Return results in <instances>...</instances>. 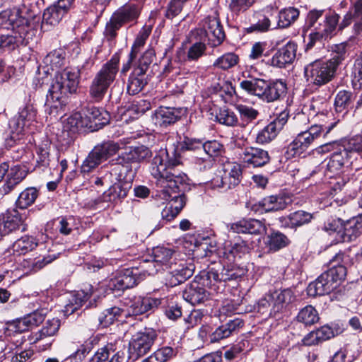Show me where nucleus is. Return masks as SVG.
<instances>
[{
	"label": "nucleus",
	"instance_id": "a211bd4d",
	"mask_svg": "<svg viewBox=\"0 0 362 362\" xmlns=\"http://www.w3.org/2000/svg\"><path fill=\"white\" fill-rule=\"evenodd\" d=\"M11 25L12 26V33L0 37L4 52L13 50L19 45L28 43L25 37L29 24H11Z\"/></svg>",
	"mask_w": 362,
	"mask_h": 362
},
{
	"label": "nucleus",
	"instance_id": "4468645a",
	"mask_svg": "<svg viewBox=\"0 0 362 362\" xmlns=\"http://www.w3.org/2000/svg\"><path fill=\"white\" fill-rule=\"evenodd\" d=\"M113 152V143L110 141L96 146L88 154L81 165V172L89 173L103 160H107Z\"/></svg>",
	"mask_w": 362,
	"mask_h": 362
},
{
	"label": "nucleus",
	"instance_id": "f3484780",
	"mask_svg": "<svg viewBox=\"0 0 362 362\" xmlns=\"http://www.w3.org/2000/svg\"><path fill=\"white\" fill-rule=\"evenodd\" d=\"M240 87L247 93L257 97L263 102L269 103V80L250 78L241 81Z\"/></svg>",
	"mask_w": 362,
	"mask_h": 362
},
{
	"label": "nucleus",
	"instance_id": "20e7f679",
	"mask_svg": "<svg viewBox=\"0 0 362 362\" xmlns=\"http://www.w3.org/2000/svg\"><path fill=\"white\" fill-rule=\"evenodd\" d=\"M239 276L233 267H225L222 265L209 269L204 278L202 284L193 282L188 285L183 291V298L194 305L203 303L206 299L207 291L203 286H209L214 291L219 292L224 287V283L235 279Z\"/></svg>",
	"mask_w": 362,
	"mask_h": 362
},
{
	"label": "nucleus",
	"instance_id": "72a5a7b5",
	"mask_svg": "<svg viewBox=\"0 0 362 362\" xmlns=\"http://www.w3.org/2000/svg\"><path fill=\"white\" fill-rule=\"evenodd\" d=\"M235 109L240 116L239 126L245 127L256 119L259 112L255 108L243 104H238Z\"/></svg>",
	"mask_w": 362,
	"mask_h": 362
},
{
	"label": "nucleus",
	"instance_id": "9b49d317",
	"mask_svg": "<svg viewBox=\"0 0 362 362\" xmlns=\"http://www.w3.org/2000/svg\"><path fill=\"white\" fill-rule=\"evenodd\" d=\"M242 177L241 166L235 163L224 165L223 172L211 182V187L226 191L237 186Z\"/></svg>",
	"mask_w": 362,
	"mask_h": 362
},
{
	"label": "nucleus",
	"instance_id": "603ef678",
	"mask_svg": "<svg viewBox=\"0 0 362 362\" xmlns=\"http://www.w3.org/2000/svg\"><path fill=\"white\" fill-rule=\"evenodd\" d=\"M86 125L87 124L84 122L83 116L79 112L73 113L64 122V127L74 132L80 128H86Z\"/></svg>",
	"mask_w": 362,
	"mask_h": 362
},
{
	"label": "nucleus",
	"instance_id": "dca6fc26",
	"mask_svg": "<svg viewBox=\"0 0 362 362\" xmlns=\"http://www.w3.org/2000/svg\"><path fill=\"white\" fill-rule=\"evenodd\" d=\"M169 271L165 276L166 284L173 287L179 285L191 277L194 272V265L187 264L183 261L174 262L169 266Z\"/></svg>",
	"mask_w": 362,
	"mask_h": 362
},
{
	"label": "nucleus",
	"instance_id": "423d86ee",
	"mask_svg": "<svg viewBox=\"0 0 362 362\" xmlns=\"http://www.w3.org/2000/svg\"><path fill=\"white\" fill-rule=\"evenodd\" d=\"M162 299L151 297H122L115 300V317L141 315L158 308Z\"/></svg>",
	"mask_w": 362,
	"mask_h": 362
},
{
	"label": "nucleus",
	"instance_id": "2f4dec72",
	"mask_svg": "<svg viewBox=\"0 0 362 362\" xmlns=\"http://www.w3.org/2000/svg\"><path fill=\"white\" fill-rule=\"evenodd\" d=\"M322 28L309 35V42L307 48L313 47L317 41L325 40L335 34L336 24H321Z\"/></svg>",
	"mask_w": 362,
	"mask_h": 362
},
{
	"label": "nucleus",
	"instance_id": "b1692460",
	"mask_svg": "<svg viewBox=\"0 0 362 362\" xmlns=\"http://www.w3.org/2000/svg\"><path fill=\"white\" fill-rule=\"evenodd\" d=\"M21 214L16 209H8L0 216V233L6 235L23 225Z\"/></svg>",
	"mask_w": 362,
	"mask_h": 362
},
{
	"label": "nucleus",
	"instance_id": "09e8293b",
	"mask_svg": "<svg viewBox=\"0 0 362 362\" xmlns=\"http://www.w3.org/2000/svg\"><path fill=\"white\" fill-rule=\"evenodd\" d=\"M151 30L152 26L151 25H144L141 28L132 47V52L130 53L131 59L136 57L140 48L144 45L146 39L151 33Z\"/></svg>",
	"mask_w": 362,
	"mask_h": 362
},
{
	"label": "nucleus",
	"instance_id": "864d4df0",
	"mask_svg": "<svg viewBox=\"0 0 362 362\" xmlns=\"http://www.w3.org/2000/svg\"><path fill=\"white\" fill-rule=\"evenodd\" d=\"M204 144V139L185 137L182 143V148L196 152L198 158L203 156Z\"/></svg>",
	"mask_w": 362,
	"mask_h": 362
},
{
	"label": "nucleus",
	"instance_id": "774afa93",
	"mask_svg": "<svg viewBox=\"0 0 362 362\" xmlns=\"http://www.w3.org/2000/svg\"><path fill=\"white\" fill-rule=\"evenodd\" d=\"M352 85L354 89L362 88V64L355 61L352 71Z\"/></svg>",
	"mask_w": 362,
	"mask_h": 362
},
{
	"label": "nucleus",
	"instance_id": "1a4fd4ad",
	"mask_svg": "<svg viewBox=\"0 0 362 362\" xmlns=\"http://www.w3.org/2000/svg\"><path fill=\"white\" fill-rule=\"evenodd\" d=\"M337 67L329 60L316 59L304 67L308 82L320 86L329 82L335 76Z\"/></svg>",
	"mask_w": 362,
	"mask_h": 362
},
{
	"label": "nucleus",
	"instance_id": "49530a36",
	"mask_svg": "<svg viewBox=\"0 0 362 362\" xmlns=\"http://www.w3.org/2000/svg\"><path fill=\"white\" fill-rule=\"evenodd\" d=\"M288 244V238L279 231H274L268 236L267 247L269 251L276 252Z\"/></svg>",
	"mask_w": 362,
	"mask_h": 362
},
{
	"label": "nucleus",
	"instance_id": "bb28decb",
	"mask_svg": "<svg viewBox=\"0 0 362 362\" xmlns=\"http://www.w3.org/2000/svg\"><path fill=\"white\" fill-rule=\"evenodd\" d=\"M243 160L251 164L254 167H261L269 163L270 157L269 153L262 148L255 147L245 148L241 154Z\"/></svg>",
	"mask_w": 362,
	"mask_h": 362
},
{
	"label": "nucleus",
	"instance_id": "37998d69",
	"mask_svg": "<svg viewBox=\"0 0 362 362\" xmlns=\"http://www.w3.org/2000/svg\"><path fill=\"white\" fill-rule=\"evenodd\" d=\"M92 292H85L83 290L72 296L70 303L65 305L64 313L69 315L79 309L82 305L90 298Z\"/></svg>",
	"mask_w": 362,
	"mask_h": 362
},
{
	"label": "nucleus",
	"instance_id": "c9c22d12",
	"mask_svg": "<svg viewBox=\"0 0 362 362\" xmlns=\"http://www.w3.org/2000/svg\"><path fill=\"white\" fill-rule=\"evenodd\" d=\"M60 321L57 318L47 320L42 329L35 333L33 337V342L37 343L44 338L54 335L59 330Z\"/></svg>",
	"mask_w": 362,
	"mask_h": 362
},
{
	"label": "nucleus",
	"instance_id": "e2e57ef3",
	"mask_svg": "<svg viewBox=\"0 0 362 362\" xmlns=\"http://www.w3.org/2000/svg\"><path fill=\"white\" fill-rule=\"evenodd\" d=\"M20 13V10L16 8L4 10L0 12V23L21 22Z\"/></svg>",
	"mask_w": 362,
	"mask_h": 362
},
{
	"label": "nucleus",
	"instance_id": "a19ab883",
	"mask_svg": "<svg viewBox=\"0 0 362 362\" xmlns=\"http://www.w3.org/2000/svg\"><path fill=\"white\" fill-rule=\"evenodd\" d=\"M296 319L298 322L304 324L305 326H310L317 323L320 317L318 312L313 306L307 305L298 312Z\"/></svg>",
	"mask_w": 362,
	"mask_h": 362
},
{
	"label": "nucleus",
	"instance_id": "a18cd8bd",
	"mask_svg": "<svg viewBox=\"0 0 362 362\" xmlns=\"http://www.w3.org/2000/svg\"><path fill=\"white\" fill-rule=\"evenodd\" d=\"M223 150V146L216 140L205 141L203 148V156L198 157V159L206 160L211 157L219 156Z\"/></svg>",
	"mask_w": 362,
	"mask_h": 362
},
{
	"label": "nucleus",
	"instance_id": "3c124183",
	"mask_svg": "<svg viewBox=\"0 0 362 362\" xmlns=\"http://www.w3.org/2000/svg\"><path fill=\"white\" fill-rule=\"evenodd\" d=\"M238 62V55L234 53H226L218 57L213 64L214 67L226 70L237 64Z\"/></svg>",
	"mask_w": 362,
	"mask_h": 362
},
{
	"label": "nucleus",
	"instance_id": "58836bf2",
	"mask_svg": "<svg viewBox=\"0 0 362 362\" xmlns=\"http://www.w3.org/2000/svg\"><path fill=\"white\" fill-rule=\"evenodd\" d=\"M259 206L266 212L282 210L286 208V202L281 197L269 196L259 202Z\"/></svg>",
	"mask_w": 362,
	"mask_h": 362
},
{
	"label": "nucleus",
	"instance_id": "473e14b6",
	"mask_svg": "<svg viewBox=\"0 0 362 362\" xmlns=\"http://www.w3.org/2000/svg\"><path fill=\"white\" fill-rule=\"evenodd\" d=\"M44 320V314L39 311L30 313L24 318L21 319L16 322V331L19 332H25L30 328L37 326L42 323Z\"/></svg>",
	"mask_w": 362,
	"mask_h": 362
},
{
	"label": "nucleus",
	"instance_id": "7c9ffc66",
	"mask_svg": "<svg viewBox=\"0 0 362 362\" xmlns=\"http://www.w3.org/2000/svg\"><path fill=\"white\" fill-rule=\"evenodd\" d=\"M180 118L179 112L173 108L160 107L155 113L156 124L161 127H167L175 123Z\"/></svg>",
	"mask_w": 362,
	"mask_h": 362
},
{
	"label": "nucleus",
	"instance_id": "f03ea898",
	"mask_svg": "<svg viewBox=\"0 0 362 362\" xmlns=\"http://www.w3.org/2000/svg\"><path fill=\"white\" fill-rule=\"evenodd\" d=\"M180 164L178 157L168 158L166 149H160L153 158L150 172L156 180V185L160 188V196L165 199L170 197L168 189L174 192H180L183 190L187 176L184 173L175 175L172 170Z\"/></svg>",
	"mask_w": 362,
	"mask_h": 362
},
{
	"label": "nucleus",
	"instance_id": "393cba45",
	"mask_svg": "<svg viewBox=\"0 0 362 362\" xmlns=\"http://www.w3.org/2000/svg\"><path fill=\"white\" fill-rule=\"evenodd\" d=\"M230 230L237 233L263 234L267 228L264 223L257 219H243L232 223Z\"/></svg>",
	"mask_w": 362,
	"mask_h": 362
},
{
	"label": "nucleus",
	"instance_id": "f8f14e48",
	"mask_svg": "<svg viewBox=\"0 0 362 362\" xmlns=\"http://www.w3.org/2000/svg\"><path fill=\"white\" fill-rule=\"evenodd\" d=\"M157 337L156 332L151 328H145L136 332L129 343L130 354L135 358L146 354L151 350Z\"/></svg>",
	"mask_w": 362,
	"mask_h": 362
},
{
	"label": "nucleus",
	"instance_id": "f257e3e1",
	"mask_svg": "<svg viewBox=\"0 0 362 362\" xmlns=\"http://www.w3.org/2000/svg\"><path fill=\"white\" fill-rule=\"evenodd\" d=\"M79 80L80 72L75 69L66 68L56 74L48 90L45 103L46 112L49 115L58 117L64 114L65 98L68 94L76 92Z\"/></svg>",
	"mask_w": 362,
	"mask_h": 362
},
{
	"label": "nucleus",
	"instance_id": "e433bc0d",
	"mask_svg": "<svg viewBox=\"0 0 362 362\" xmlns=\"http://www.w3.org/2000/svg\"><path fill=\"white\" fill-rule=\"evenodd\" d=\"M140 14V8L135 4H126L120 8L116 13L117 22L115 20V23H120L119 21H132L136 20Z\"/></svg>",
	"mask_w": 362,
	"mask_h": 362
},
{
	"label": "nucleus",
	"instance_id": "4c0bfd02",
	"mask_svg": "<svg viewBox=\"0 0 362 362\" xmlns=\"http://www.w3.org/2000/svg\"><path fill=\"white\" fill-rule=\"evenodd\" d=\"M39 195L38 190L35 187H28L22 191L16 202V207L25 209L31 206Z\"/></svg>",
	"mask_w": 362,
	"mask_h": 362
},
{
	"label": "nucleus",
	"instance_id": "052dcab7",
	"mask_svg": "<svg viewBox=\"0 0 362 362\" xmlns=\"http://www.w3.org/2000/svg\"><path fill=\"white\" fill-rule=\"evenodd\" d=\"M216 118L219 123L226 126L239 125L236 115L229 110H221L218 115H217Z\"/></svg>",
	"mask_w": 362,
	"mask_h": 362
},
{
	"label": "nucleus",
	"instance_id": "39448f33",
	"mask_svg": "<svg viewBox=\"0 0 362 362\" xmlns=\"http://www.w3.org/2000/svg\"><path fill=\"white\" fill-rule=\"evenodd\" d=\"M346 257L342 253H337L332 259L338 264L334 265L327 272L322 273L315 281L311 282L308 288V294L310 296L329 294L335 290L344 279L346 269L340 262H345Z\"/></svg>",
	"mask_w": 362,
	"mask_h": 362
},
{
	"label": "nucleus",
	"instance_id": "f704fd0d",
	"mask_svg": "<svg viewBox=\"0 0 362 362\" xmlns=\"http://www.w3.org/2000/svg\"><path fill=\"white\" fill-rule=\"evenodd\" d=\"M269 103L279 100L286 96L287 85L281 79L269 80Z\"/></svg>",
	"mask_w": 362,
	"mask_h": 362
},
{
	"label": "nucleus",
	"instance_id": "de8ad7c7",
	"mask_svg": "<svg viewBox=\"0 0 362 362\" xmlns=\"http://www.w3.org/2000/svg\"><path fill=\"white\" fill-rule=\"evenodd\" d=\"M57 258L55 255L39 256L33 259L25 260L23 266L31 272H36Z\"/></svg>",
	"mask_w": 362,
	"mask_h": 362
},
{
	"label": "nucleus",
	"instance_id": "6e6d98bb",
	"mask_svg": "<svg viewBox=\"0 0 362 362\" xmlns=\"http://www.w3.org/2000/svg\"><path fill=\"white\" fill-rule=\"evenodd\" d=\"M66 13L55 6L47 8L42 15V23H59L62 21Z\"/></svg>",
	"mask_w": 362,
	"mask_h": 362
},
{
	"label": "nucleus",
	"instance_id": "9d476101",
	"mask_svg": "<svg viewBox=\"0 0 362 362\" xmlns=\"http://www.w3.org/2000/svg\"><path fill=\"white\" fill-rule=\"evenodd\" d=\"M334 124L329 126L314 124L306 131L299 133L295 139L288 146V152L292 156L301 154L307 150L322 134L325 136L334 127Z\"/></svg>",
	"mask_w": 362,
	"mask_h": 362
},
{
	"label": "nucleus",
	"instance_id": "338daca9",
	"mask_svg": "<svg viewBox=\"0 0 362 362\" xmlns=\"http://www.w3.org/2000/svg\"><path fill=\"white\" fill-rule=\"evenodd\" d=\"M146 83L142 78L132 76L129 80L127 92L130 95H136L143 89Z\"/></svg>",
	"mask_w": 362,
	"mask_h": 362
},
{
	"label": "nucleus",
	"instance_id": "2eb2a0df",
	"mask_svg": "<svg viewBox=\"0 0 362 362\" xmlns=\"http://www.w3.org/2000/svg\"><path fill=\"white\" fill-rule=\"evenodd\" d=\"M288 118V112L282 111L276 118L261 129L257 134L256 142L265 144L273 141L282 130Z\"/></svg>",
	"mask_w": 362,
	"mask_h": 362
},
{
	"label": "nucleus",
	"instance_id": "c756f323",
	"mask_svg": "<svg viewBox=\"0 0 362 362\" xmlns=\"http://www.w3.org/2000/svg\"><path fill=\"white\" fill-rule=\"evenodd\" d=\"M272 296V308L270 309V315H274L281 312L283 309L295 298L291 289H284L281 291H275L271 293Z\"/></svg>",
	"mask_w": 362,
	"mask_h": 362
},
{
	"label": "nucleus",
	"instance_id": "5701e85b",
	"mask_svg": "<svg viewBox=\"0 0 362 362\" xmlns=\"http://www.w3.org/2000/svg\"><path fill=\"white\" fill-rule=\"evenodd\" d=\"M351 152L343 147H339L330 156L327 164L325 174L329 177L339 175L345 162L350 157Z\"/></svg>",
	"mask_w": 362,
	"mask_h": 362
},
{
	"label": "nucleus",
	"instance_id": "0eeeda50",
	"mask_svg": "<svg viewBox=\"0 0 362 362\" xmlns=\"http://www.w3.org/2000/svg\"><path fill=\"white\" fill-rule=\"evenodd\" d=\"M37 111L31 105H25L9 122L11 134L6 144L12 146L16 141L23 139L26 134L32 133L36 122Z\"/></svg>",
	"mask_w": 362,
	"mask_h": 362
},
{
	"label": "nucleus",
	"instance_id": "c85d7f7f",
	"mask_svg": "<svg viewBox=\"0 0 362 362\" xmlns=\"http://www.w3.org/2000/svg\"><path fill=\"white\" fill-rule=\"evenodd\" d=\"M83 116L87 124L86 128L90 132L97 131L108 123V119L102 115L99 109L93 106L86 108Z\"/></svg>",
	"mask_w": 362,
	"mask_h": 362
},
{
	"label": "nucleus",
	"instance_id": "4be33fe9",
	"mask_svg": "<svg viewBox=\"0 0 362 362\" xmlns=\"http://www.w3.org/2000/svg\"><path fill=\"white\" fill-rule=\"evenodd\" d=\"M137 269L133 268H119L115 275V297L117 291L132 288L138 284Z\"/></svg>",
	"mask_w": 362,
	"mask_h": 362
},
{
	"label": "nucleus",
	"instance_id": "5fc2aeb1",
	"mask_svg": "<svg viewBox=\"0 0 362 362\" xmlns=\"http://www.w3.org/2000/svg\"><path fill=\"white\" fill-rule=\"evenodd\" d=\"M250 247L245 241L235 243L226 249V251L228 252L227 258L229 261H234L236 257L240 258L243 255L248 253Z\"/></svg>",
	"mask_w": 362,
	"mask_h": 362
},
{
	"label": "nucleus",
	"instance_id": "7ed1b4c3",
	"mask_svg": "<svg viewBox=\"0 0 362 362\" xmlns=\"http://www.w3.org/2000/svg\"><path fill=\"white\" fill-rule=\"evenodd\" d=\"M151 150L145 146L127 148L120 153L115 163V175L117 182H115V194L119 199L127 197L132 188L134 172L132 170L130 162H141L151 156Z\"/></svg>",
	"mask_w": 362,
	"mask_h": 362
},
{
	"label": "nucleus",
	"instance_id": "69168bd1",
	"mask_svg": "<svg viewBox=\"0 0 362 362\" xmlns=\"http://www.w3.org/2000/svg\"><path fill=\"white\" fill-rule=\"evenodd\" d=\"M158 362H166L175 356L176 351L170 346H163L153 353Z\"/></svg>",
	"mask_w": 362,
	"mask_h": 362
},
{
	"label": "nucleus",
	"instance_id": "0e129e2a",
	"mask_svg": "<svg viewBox=\"0 0 362 362\" xmlns=\"http://www.w3.org/2000/svg\"><path fill=\"white\" fill-rule=\"evenodd\" d=\"M299 16V11L297 8L289 7L281 10L279 13V23H293Z\"/></svg>",
	"mask_w": 362,
	"mask_h": 362
},
{
	"label": "nucleus",
	"instance_id": "ddd939ff",
	"mask_svg": "<svg viewBox=\"0 0 362 362\" xmlns=\"http://www.w3.org/2000/svg\"><path fill=\"white\" fill-rule=\"evenodd\" d=\"M113 76V58L105 64L98 73L90 86L89 93L95 101L100 100L105 94Z\"/></svg>",
	"mask_w": 362,
	"mask_h": 362
},
{
	"label": "nucleus",
	"instance_id": "a878e982",
	"mask_svg": "<svg viewBox=\"0 0 362 362\" xmlns=\"http://www.w3.org/2000/svg\"><path fill=\"white\" fill-rule=\"evenodd\" d=\"M361 234L362 215L344 222L342 230L339 232V242L353 241Z\"/></svg>",
	"mask_w": 362,
	"mask_h": 362
},
{
	"label": "nucleus",
	"instance_id": "13d9d810",
	"mask_svg": "<svg viewBox=\"0 0 362 362\" xmlns=\"http://www.w3.org/2000/svg\"><path fill=\"white\" fill-rule=\"evenodd\" d=\"M49 144L48 141H45L37 147V163L39 165L47 167L49 165Z\"/></svg>",
	"mask_w": 362,
	"mask_h": 362
},
{
	"label": "nucleus",
	"instance_id": "aec40b11",
	"mask_svg": "<svg viewBox=\"0 0 362 362\" xmlns=\"http://www.w3.org/2000/svg\"><path fill=\"white\" fill-rule=\"evenodd\" d=\"M28 169L25 165H15L8 167L4 183L0 187V193L3 195L9 194L13 191L27 176Z\"/></svg>",
	"mask_w": 362,
	"mask_h": 362
},
{
	"label": "nucleus",
	"instance_id": "79ce46f5",
	"mask_svg": "<svg viewBox=\"0 0 362 362\" xmlns=\"http://www.w3.org/2000/svg\"><path fill=\"white\" fill-rule=\"evenodd\" d=\"M325 18V23H338L339 16L332 10H317L310 11L307 16V21L309 23H315L320 17Z\"/></svg>",
	"mask_w": 362,
	"mask_h": 362
},
{
	"label": "nucleus",
	"instance_id": "680f3d73",
	"mask_svg": "<svg viewBox=\"0 0 362 362\" xmlns=\"http://www.w3.org/2000/svg\"><path fill=\"white\" fill-rule=\"evenodd\" d=\"M347 44L341 43L335 45L333 48L334 56L329 59L334 62V65L338 68L339 64L347 57Z\"/></svg>",
	"mask_w": 362,
	"mask_h": 362
},
{
	"label": "nucleus",
	"instance_id": "6e6552de",
	"mask_svg": "<svg viewBox=\"0 0 362 362\" xmlns=\"http://www.w3.org/2000/svg\"><path fill=\"white\" fill-rule=\"evenodd\" d=\"M206 33L202 29L192 30L182 47L177 51L176 58L180 62H197L205 54L206 45L204 38Z\"/></svg>",
	"mask_w": 362,
	"mask_h": 362
},
{
	"label": "nucleus",
	"instance_id": "6ab92c4d",
	"mask_svg": "<svg viewBox=\"0 0 362 362\" xmlns=\"http://www.w3.org/2000/svg\"><path fill=\"white\" fill-rule=\"evenodd\" d=\"M168 190L171 195L168 199H165L163 196L160 195V189L158 191L157 194L161 199L168 201L161 212L162 218L168 221L175 218L185 205V197L183 194L174 192L170 189H168Z\"/></svg>",
	"mask_w": 362,
	"mask_h": 362
},
{
	"label": "nucleus",
	"instance_id": "ea45409f",
	"mask_svg": "<svg viewBox=\"0 0 362 362\" xmlns=\"http://www.w3.org/2000/svg\"><path fill=\"white\" fill-rule=\"evenodd\" d=\"M37 245L35 238L25 235L17 240L13 244L11 250L14 255H21L33 250Z\"/></svg>",
	"mask_w": 362,
	"mask_h": 362
},
{
	"label": "nucleus",
	"instance_id": "8fccbe9b",
	"mask_svg": "<svg viewBox=\"0 0 362 362\" xmlns=\"http://www.w3.org/2000/svg\"><path fill=\"white\" fill-rule=\"evenodd\" d=\"M313 216L307 211L299 210L288 216L289 225L291 228L300 227L311 221Z\"/></svg>",
	"mask_w": 362,
	"mask_h": 362
},
{
	"label": "nucleus",
	"instance_id": "cd10ccee",
	"mask_svg": "<svg viewBox=\"0 0 362 362\" xmlns=\"http://www.w3.org/2000/svg\"><path fill=\"white\" fill-rule=\"evenodd\" d=\"M243 325V322L239 318L230 320L227 323L216 328V330L209 335V341L211 343H215L227 338L233 333L236 332Z\"/></svg>",
	"mask_w": 362,
	"mask_h": 362
},
{
	"label": "nucleus",
	"instance_id": "412c9836",
	"mask_svg": "<svg viewBox=\"0 0 362 362\" xmlns=\"http://www.w3.org/2000/svg\"><path fill=\"white\" fill-rule=\"evenodd\" d=\"M297 45L291 41L280 48L271 59L272 66L283 68L292 64L296 57Z\"/></svg>",
	"mask_w": 362,
	"mask_h": 362
},
{
	"label": "nucleus",
	"instance_id": "c03bdc74",
	"mask_svg": "<svg viewBox=\"0 0 362 362\" xmlns=\"http://www.w3.org/2000/svg\"><path fill=\"white\" fill-rule=\"evenodd\" d=\"M153 259L157 263L158 266L160 267H165L166 269L173 262L172 250L163 247H158L153 250Z\"/></svg>",
	"mask_w": 362,
	"mask_h": 362
},
{
	"label": "nucleus",
	"instance_id": "bf43d9fd",
	"mask_svg": "<svg viewBox=\"0 0 362 362\" xmlns=\"http://www.w3.org/2000/svg\"><path fill=\"white\" fill-rule=\"evenodd\" d=\"M54 224L61 234L67 235L71 233L74 228V218L72 216L61 218L57 221H54Z\"/></svg>",
	"mask_w": 362,
	"mask_h": 362
},
{
	"label": "nucleus",
	"instance_id": "4d7b16f0",
	"mask_svg": "<svg viewBox=\"0 0 362 362\" xmlns=\"http://www.w3.org/2000/svg\"><path fill=\"white\" fill-rule=\"evenodd\" d=\"M351 93L347 90H340L335 98V108L337 112H342L351 105Z\"/></svg>",
	"mask_w": 362,
	"mask_h": 362
}]
</instances>
